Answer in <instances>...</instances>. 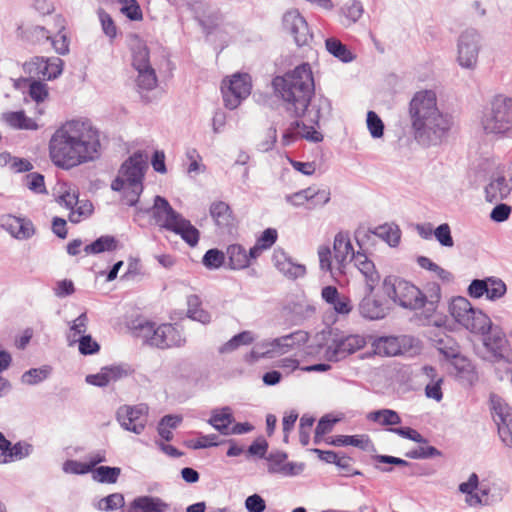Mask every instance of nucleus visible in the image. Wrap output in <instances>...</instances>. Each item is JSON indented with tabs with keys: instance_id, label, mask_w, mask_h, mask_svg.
<instances>
[{
	"instance_id": "nucleus-1",
	"label": "nucleus",
	"mask_w": 512,
	"mask_h": 512,
	"mask_svg": "<svg viewBox=\"0 0 512 512\" xmlns=\"http://www.w3.org/2000/svg\"><path fill=\"white\" fill-rule=\"evenodd\" d=\"M272 84L285 102L286 110L296 117L284 129L281 137L282 145L289 146L300 139L313 143L321 142L323 135L316 127L319 126L322 111L329 112L330 102L327 98H319L308 110L315 91L310 65L302 63L283 76L275 77Z\"/></svg>"
},
{
	"instance_id": "nucleus-2",
	"label": "nucleus",
	"mask_w": 512,
	"mask_h": 512,
	"mask_svg": "<svg viewBox=\"0 0 512 512\" xmlns=\"http://www.w3.org/2000/svg\"><path fill=\"white\" fill-rule=\"evenodd\" d=\"M100 131L88 119H74L62 124L49 141V157L63 170H70L101 156Z\"/></svg>"
},
{
	"instance_id": "nucleus-3",
	"label": "nucleus",
	"mask_w": 512,
	"mask_h": 512,
	"mask_svg": "<svg viewBox=\"0 0 512 512\" xmlns=\"http://www.w3.org/2000/svg\"><path fill=\"white\" fill-rule=\"evenodd\" d=\"M414 139L423 146L437 145L451 126L450 119L437 106L432 90L415 93L409 104Z\"/></svg>"
},
{
	"instance_id": "nucleus-4",
	"label": "nucleus",
	"mask_w": 512,
	"mask_h": 512,
	"mask_svg": "<svg viewBox=\"0 0 512 512\" xmlns=\"http://www.w3.org/2000/svg\"><path fill=\"white\" fill-rule=\"evenodd\" d=\"M383 291L395 304L411 311L425 308L433 313L441 299L439 284L431 283L423 292L410 281L395 276L384 279Z\"/></svg>"
},
{
	"instance_id": "nucleus-5",
	"label": "nucleus",
	"mask_w": 512,
	"mask_h": 512,
	"mask_svg": "<svg viewBox=\"0 0 512 512\" xmlns=\"http://www.w3.org/2000/svg\"><path fill=\"white\" fill-rule=\"evenodd\" d=\"M481 125L487 134L512 138V98L494 97L490 109L483 115Z\"/></svg>"
},
{
	"instance_id": "nucleus-6",
	"label": "nucleus",
	"mask_w": 512,
	"mask_h": 512,
	"mask_svg": "<svg viewBox=\"0 0 512 512\" xmlns=\"http://www.w3.org/2000/svg\"><path fill=\"white\" fill-rule=\"evenodd\" d=\"M139 335L151 347L166 350L181 348L186 344V337L176 324L164 323L156 326L155 323L145 322L138 326Z\"/></svg>"
},
{
	"instance_id": "nucleus-7",
	"label": "nucleus",
	"mask_w": 512,
	"mask_h": 512,
	"mask_svg": "<svg viewBox=\"0 0 512 512\" xmlns=\"http://www.w3.org/2000/svg\"><path fill=\"white\" fill-rule=\"evenodd\" d=\"M366 344L364 335L347 334L339 330L331 331L325 346L324 357L329 362H340L363 349Z\"/></svg>"
},
{
	"instance_id": "nucleus-8",
	"label": "nucleus",
	"mask_w": 512,
	"mask_h": 512,
	"mask_svg": "<svg viewBox=\"0 0 512 512\" xmlns=\"http://www.w3.org/2000/svg\"><path fill=\"white\" fill-rule=\"evenodd\" d=\"M147 156L136 152L130 156L121 166L119 174L112 182L114 191H121L125 185L134 186L136 193H142L145 170L147 169Z\"/></svg>"
},
{
	"instance_id": "nucleus-9",
	"label": "nucleus",
	"mask_w": 512,
	"mask_h": 512,
	"mask_svg": "<svg viewBox=\"0 0 512 512\" xmlns=\"http://www.w3.org/2000/svg\"><path fill=\"white\" fill-rule=\"evenodd\" d=\"M132 66L138 72L136 85L139 90L150 91L156 88L158 79L155 69L150 64L149 49L141 40L131 47Z\"/></svg>"
},
{
	"instance_id": "nucleus-10",
	"label": "nucleus",
	"mask_w": 512,
	"mask_h": 512,
	"mask_svg": "<svg viewBox=\"0 0 512 512\" xmlns=\"http://www.w3.org/2000/svg\"><path fill=\"white\" fill-rule=\"evenodd\" d=\"M251 88V78L246 73H236L230 79L223 80L221 92L225 106L229 109L237 108L250 95Z\"/></svg>"
},
{
	"instance_id": "nucleus-11",
	"label": "nucleus",
	"mask_w": 512,
	"mask_h": 512,
	"mask_svg": "<svg viewBox=\"0 0 512 512\" xmlns=\"http://www.w3.org/2000/svg\"><path fill=\"white\" fill-rule=\"evenodd\" d=\"M481 48V36L475 29L465 30L458 39L457 61L465 69H475Z\"/></svg>"
},
{
	"instance_id": "nucleus-12",
	"label": "nucleus",
	"mask_w": 512,
	"mask_h": 512,
	"mask_svg": "<svg viewBox=\"0 0 512 512\" xmlns=\"http://www.w3.org/2000/svg\"><path fill=\"white\" fill-rule=\"evenodd\" d=\"M148 410V406L145 404L123 405L118 408L116 417L123 429L141 434L148 422Z\"/></svg>"
},
{
	"instance_id": "nucleus-13",
	"label": "nucleus",
	"mask_w": 512,
	"mask_h": 512,
	"mask_svg": "<svg viewBox=\"0 0 512 512\" xmlns=\"http://www.w3.org/2000/svg\"><path fill=\"white\" fill-rule=\"evenodd\" d=\"M283 27L285 31L292 35L299 47L308 45L313 38L307 21L296 9L289 10L284 14Z\"/></svg>"
},
{
	"instance_id": "nucleus-14",
	"label": "nucleus",
	"mask_w": 512,
	"mask_h": 512,
	"mask_svg": "<svg viewBox=\"0 0 512 512\" xmlns=\"http://www.w3.org/2000/svg\"><path fill=\"white\" fill-rule=\"evenodd\" d=\"M149 212L155 224L168 231H172L183 217L173 209L167 199L159 195L155 196L153 206Z\"/></svg>"
},
{
	"instance_id": "nucleus-15",
	"label": "nucleus",
	"mask_w": 512,
	"mask_h": 512,
	"mask_svg": "<svg viewBox=\"0 0 512 512\" xmlns=\"http://www.w3.org/2000/svg\"><path fill=\"white\" fill-rule=\"evenodd\" d=\"M492 416L498 427L501 440L509 445L512 443V408L500 398L492 397Z\"/></svg>"
},
{
	"instance_id": "nucleus-16",
	"label": "nucleus",
	"mask_w": 512,
	"mask_h": 512,
	"mask_svg": "<svg viewBox=\"0 0 512 512\" xmlns=\"http://www.w3.org/2000/svg\"><path fill=\"white\" fill-rule=\"evenodd\" d=\"M267 469L270 473L279 474L284 477L298 476L304 470V463L288 461L287 453L280 450L271 451L266 457Z\"/></svg>"
},
{
	"instance_id": "nucleus-17",
	"label": "nucleus",
	"mask_w": 512,
	"mask_h": 512,
	"mask_svg": "<svg viewBox=\"0 0 512 512\" xmlns=\"http://www.w3.org/2000/svg\"><path fill=\"white\" fill-rule=\"evenodd\" d=\"M459 490L466 494V502L470 506L478 504H490L501 499V494L492 493V488L486 482H462Z\"/></svg>"
},
{
	"instance_id": "nucleus-18",
	"label": "nucleus",
	"mask_w": 512,
	"mask_h": 512,
	"mask_svg": "<svg viewBox=\"0 0 512 512\" xmlns=\"http://www.w3.org/2000/svg\"><path fill=\"white\" fill-rule=\"evenodd\" d=\"M0 226L18 240L29 239L35 234V228L31 220L12 214L2 215Z\"/></svg>"
},
{
	"instance_id": "nucleus-19",
	"label": "nucleus",
	"mask_w": 512,
	"mask_h": 512,
	"mask_svg": "<svg viewBox=\"0 0 512 512\" xmlns=\"http://www.w3.org/2000/svg\"><path fill=\"white\" fill-rule=\"evenodd\" d=\"M334 258L338 264V269L343 273V269L346 264L356 259L357 253H355L352 246L350 236L348 232H339L335 235L334 243Z\"/></svg>"
},
{
	"instance_id": "nucleus-20",
	"label": "nucleus",
	"mask_w": 512,
	"mask_h": 512,
	"mask_svg": "<svg viewBox=\"0 0 512 512\" xmlns=\"http://www.w3.org/2000/svg\"><path fill=\"white\" fill-rule=\"evenodd\" d=\"M272 260L277 270L290 279H297L306 274V267L302 264L293 262L284 250L275 249Z\"/></svg>"
},
{
	"instance_id": "nucleus-21",
	"label": "nucleus",
	"mask_w": 512,
	"mask_h": 512,
	"mask_svg": "<svg viewBox=\"0 0 512 512\" xmlns=\"http://www.w3.org/2000/svg\"><path fill=\"white\" fill-rule=\"evenodd\" d=\"M210 215L221 230L231 232L236 226V218L231 207L224 201H216L210 205Z\"/></svg>"
},
{
	"instance_id": "nucleus-22",
	"label": "nucleus",
	"mask_w": 512,
	"mask_h": 512,
	"mask_svg": "<svg viewBox=\"0 0 512 512\" xmlns=\"http://www.w3.org/2000/svg\"><path fill=\"white\" fill-rule=\"evenodd\" d=\"M355 266L364 277L365 290L369 293H373L375 287L380 281V275L376 270L374 263L369 260L365 254L358 251L355 259Z\"/></svg>"
},
{
	"instance_id": "nucleus-23",
	"label": "nucleus",
	"mask_w": 512,
	"mask_h": 512,
	"mask_svg": "<svg viewBox=\"0 0 512 512\" xmlns=\"http://www.w3.org/2000/svg\"><path fill=\"white\" fill-rule=\"evenodd\" d=\"M405 337L382 336L376 338L373 343V351L376 355L384 357L397 356L403 353L402 343Z\"/></svg>"
},
{
	"instance_id": "nucleus-24",
	"label": "nucleus",
	"mask_w": 512,
	"mask_h": 512,
	"mask_svg": "<svg viewBox=\"0 0 512 512\" xmlns=\"http://www.w3.org/2000/svg\"><path fill=\"white\" fill-rule=\"evenodd\" d=\"M370 231L365 230H356L355 232V239L358 243V245L361 247V242L365 237H368V234ZM371 233L375 234L376 236L383 239L385 242H387L391 247H395L399 244L400 238H401V232L400 229L397 226H392L388 224L381 225L377 227L374 231H371Z\"/></svg>"
},
{
	"instance_id": "nucleus-25",
	"label": "nucleus",
	"mask_w": 512,
	"mask_h": 512,
	"mask_svg": "<svg viewBox=\"0 0 512 512\" xmlns=\"http://www.w3.org/2000/svg\"><path fill=\"white\" fill-rule=\"evenodd\" d=\"M359 312L366 319L378 320L386 316L387 308L381 300L365 290V296L359 303Z\"/></svg>"
},
{
	"instance_id": "nucleus-26",
	"label": "nucleus",
	"mask_w": 512,
	"mask_h": 512,
	"mask_svg": "<svg viewBox=\"0 0 512 512\" xmlns=\"http://www.w3.org/2000/svg\"><path fill=\"white\" fill-rule=\"evenodd\" d=\"M286 344L281 343L280 338L273 340H266L256 344L250 352V356L253 360L260 358H274L288 353L284 348Z\"/></svg>"
},
{
	"instance_id": "nucleus-27",
	"label": "nucleus",
	"mask_w": 512,
	"mask_h": 512,
	"mask_svg": "<svg viewBox=\"0 0 512 512\" xmlns=\"http://www.w3.org/2000/svg\"><path fill=\"white\" fill-rule=\"evenodd\" d=\"M226 256L228 258V265L233 270H241L247 268L251 261L256 260L258 257H251L250 251L240 244H231L226 249Z\"/></svg>"
},
{
	"instance_id": "nucleus-28",
	"label": "nucleus",
	"mask_w": 512,
	"mask_h": 512,
	"mask_svg": "<svg viewBox=\"0 0 512 512\" xmlns=\"http://www.w3.org/2000/svg\"><path fill=\"white\" fill-rule=\"evenodd\" d=\"M62 64L63 62L60 58H36V61L33 63L36 75L46 80L57 78L62 73Z\"/></svg>"
},
{
	"instance_id": "nucleus-29",
	"label": "nucleus",
	"mask_w": 512,
	"mask_h": 512,
	"mask_svg": "<svg viewBox=\"0 0 512 512\" xmlns=\"http://www.w3.org/2000/svg\"><path fill=\"white\" fill-rule=\"evenodd\" d=\"M463 328L474 334L485 335L491 330V319L480 309L474 307L468 316V322H464Z\"/></svg>"
},
{
	"instance_id": "nucleus-30",
	"label": "nucleus",
	"mask_w": 512,
	"mask_h": 512,
	"mask_svg": "<svg viewBox=\"0 0 512 512\" xmlns=\"http://www.w3.org/2000/svg\"><path fill=\"white\" fill-rule=\"evenodd\" d=\"M512 187L507 183L504 175L495 176L485 188L486 200L490 203L506 198Z\"/></svg>"
},
{
	"instance_id": "nucleus-31",
	"label": "nucleus",
	"mask_w": 512,
	"mask_h": 512,
	"mask_svg": "<svg viewBox=\"0 0 512 512\" xmlns=\"http://www.w3.org/2000/svg\"><path fill=\"white\" fill-rule=\"evenodd\" d=\"M2 120L11 128L16 130H37V122L28 117L23 110L9 111L2 114Z\"/></svg>"
},
{
	"instance_id": "nucleus-32",
	"label": "nucleus",
	"mask_w": 512,
	"mask_h": 512,
	"mask_svg": "<svg viewBox=\"0 0 512 512\" xmlns=\"http://www.w3.org/2000/svg\"><path fill=\"white\" fill-rule=\"evenodd\" d=\"M234 422L229 406L212 410L208 423L223 435L230 434V425Z\"/></svg>"
},
{
	"instance_id": "nucleus-33",
	"label": "nucleus",
	"mask_w": 512,
	"mask_h": 512,
	"mask_svg": "<svg viewBox=\"0 0 512 512\" xmlns=\"http://www.w3.org/2000/svg\"><path fill=\"white\" fill-rule=\"evenodd\" d=\"M168 507L160 498L142 496L133 500L128 512H166Z\"/></svg>"
},
{
	"instance_id": "nucleus-34",
	"label": "nucleus",
	"mask_w": 512,
	"mask_h": 512,
	"mask_svg": "<svg viewBox=\"0 0 512 512\" xmlns=\"http://www.w3.org/2000/svg\"><path fill=\"white\" fill-rule=\"evenodd\" d=\"M105 461L104 456L100 454L90 455L88 461L80 462L77 460H67L63 464V470L69 474L83 475L85 473L93 471L94 467Z\"/></svg>"
},
{
	"instance_id": "nucleus-35",
	"label": "nucleus",
	"mask_w": 512,
	"mask_h": 512,
	"mask_svg": "<svg viewBox=\"0 0 512 512\" xmlns=\"http://www.w3.org/2000/svg\"><path fill=\"white\" fill-rule=\"evenodd\" d=\"M474 307L465 297H455L449 304V313L457 324L460 326L464 322H468V316Z\"/></svg>"
},
{
	"instance_id": "nucleus-36",
	"label": "nucleus",
	"mask_w": 512,
	"mask_h": 512,
	"mask_svg": "<svg viewBox=\"0 0 512 512\" xmlns=\"http://www.w3.org/2000/svg\"><path fill=\"white\" fill-rule=\"evenodd\" d=\"M424 374L431 379V381L425 387V395L427 398L433 399L437 402L443 398L441 384L442 378H436V369L432 366L423 367Z\"/></svg>"
},
{
	"instance_id": "nucleus-37",
	"label": "nucleus",
	"mask_w": 512,
	"mask_h": 512,
	"mask_svg": "<svg viewBox=\"0 0 512 512\" xmlns=\"http://www.w3.org/2000/svg\"><path fill=\"white\" fill-rule=\"evenodd\" d=\"M180 237L190 246H195L199 242L200 233L196 227H194L191 222L184 217L180 219L175 228L171 231Z\"/></svg>"
},
{
	"instance_id": "nucleus-38",
	"label": "nucleus",
	"mask_w": 512,
	"mask_h": 512,
	"mask_svg": "<svg viewBox=\"0 0 512 512\" xmlns=\"http://www.w3.org/2000/svg\"><path fill=\"white\" fill-rule=\"evenodd\" d=\"M484 345L495 357H502L507 348V340L501 331L495 329L485 336Z\"/></svg>"
},
{
	"instance_id": "nucleus-39",
	"label": "nucleus",
	"mask_w": 512,
	"mask_h": 512,
	"mask_svg": "<svg viewBox=\"0 0 512 512\" xmlns=\"http://www.w3.org/2000/svg\"><path fill=\"white\" fill-rule=\"evenodd\" d=\"M334 446H354L363 450L368 449L371 440L368 435H337L329 441Z\"/></svg>"
},
{
	"instance_id": "nucleus-40",
	"label": "nucleus",
	"mask_w": 512,
	"mask_h": 512,
	"mask_svg": "<svg viewBox=\"0 0 512 512\" xmlns=\"http://www.w3.org/2000/svg\"><path fill=\"white\" fill-rule=\"evenodd\" d=\"M277 240V231L272 228L266 229L257 239L255 245L250 248L251 257H260L263 251L269 249Z\"/></svg>"
},
{
	"instance_id": "nucleus-41",
	"label": "nucleus",
	"mask_w": 512,
	"mask_h": 512,
	"mask_svg": "<svg viewBox=\"0 0 512 512\" xmlns=\"http://www.w3.org/2000/svg\"><path fill=\"white\" fill-rule=\"evenodd\" d=\"M325 46L330 54L344 63L351 62L355 57L347 46L336 38L326 39Z\"/></svg>"
},
{
	"instance_id": "nucleus-42",
	"label": "nucleus",
	"mask_w": 512,
	"mask_h": 512,
	"mask_svg": "<svg viewBox=\"0 0 512 512\" xmlns=\"http://www.w3.org/2000/svg\"><path fill=\"white\" fill-rule=\"evenodd\" d=\"M117 247V241L113 236L105 235L96 239L91 244L84 247V252L89 254H99L105 251H113Z\"/></svg>"
},
{
	"instance_id": "nucleus-43",
	"label": "nucleus",
	"mask_w": 512,
	"mask_h": 512,
	"mask_svg": "<svg viewBox=\"0 0 512 512\" xmlns=\"http://www.w3.org/2000/svg\"><path fill=\"white\" fill-rule=\"evenodd\" d=\"M367 418L370 421L379 422L382 426H394L401 423L399 414L391 409H380L370 412Z\"/></svg>"
},
{
	"instance_id": "nucleus-44",
	"label": "nucleus",
	"mask_w": 512,
	"mask_h": 512,
	"mask_svg": "<svg viewBox=\"0 0 512 512\" xmlns=\"http://www.w3.org/2000/svg\"><path fill=\"white\" fill-rule=\"evenodd\" d=\"M30 445H23L18 442L14 445L10 443L6 452H0V463H9L20 460L29 454Z\"/></svg>"
},
{
	"instance_id": "nucleus-45",
	"label": "nucleus",
	"mask_w": 512,
	"mask_h": 512,
	"mask_svg": "<svg viewBox=\"0 0 512 512\" xmlns=\"http://www.w3.org/2000/svg\"><path fill=\"white\" fill-rule=\"evenodd\" d=\"M51 367L44 365L40 368H32L23 373L21 382L27 385H36L44 381L51 374Z\"/></svg>"
},
{
	"instance_id": "nucleus-46",
	"label": "nucleus",
	"mask_w": 512,
	"mask_h": 512,
	"mask_svg": "<svg viewBox=\"0 0 512 512\" xmlns=\"http://www.w3.org/2000/svg\"><path fill=\"white\" fill-rule=\"evenodd\" d=\"M254 335L251 331H242L233 336L220 348L221 353H227L236 350L240 346L249 345L254 341Z\"/></svg>"
},
{
	"instance_id": "nucleus-47",
	"label": "nucleus",
	"mask_w": 512,
	"mask_h": 512,
	"mask_svg": "<svg viewBox=\"0 0 512 512\" xmlns=\"http://www.w3.org/2000/svg\"><path fill=\"white\" fill-rule=\"evenodd\" d=\"M93 212V205L88 200H79L74 209L70 211L68 219L72 223H79L83 219L88 218Z\"/></svg>"
},
{
	"instance_id": "nucleus-48",
	"label": "nucleus",
	"mask_w": 512,
	"mask_h": 512,
	"mask_svg": "<svg viewBox=\"0 0 512 512\" xmlns=\"http://www.w3.org/2000/svg\"><path fill=\"white\" fill-rule=\"evenodd\" d=\"M310 191L311 194L308 196L310 198L308 203L309 209L323 207L331 199V192L329 188L319 189L314 186H310Z\"/></svg>"
},
{
	"instance_id": "nucleus-49",
	"label": "nucleus",
	"mask_w": 512,
	"mask_h": 512,
	"mask_svg": "<svg viewBox=\"0 0 512 512\" xmlns=\"http://www.w3.org/2000/svg\"><path fill=\"white\" fill-rule=\"evenodd\" d=\"M342 14L347 20V24L357 22L363 14V6L358 0H349L341 9Z\"/></svg>"
},
{
	"instance_id": "nucleus-50",
	"label": "nucleus",
	"mask_w": 512,
	"mask_h": 512,
	"mask_svg": "<svg viewBox=\"0 0 512 512\" xmlns=\"http://www.w3.org/2000/svg\"><path fill=\"white\" fill-rule=\"evenodd\" d=\"M279 338H280L281 343H283V345L286 344L284 346V348L286 349L287 352H289L291 349H293L295 347L304 345L308 341L309 335L305 331L298 330V331H295L288 335H284Z\"/></svg>"
},
{
	"instance_id": "nucleus-51",
	"label": "nucleus",
	"mask_w": 512,
	"mask_h": 512,
	"mask_svg": "<svg viewBox=\"0 0 512 512\" xmlns=\"http://www.w3.org/2000/svg\"><path fill=\"white\" fill-rule=\"evenodd\" d=\"M436 345L441 354L446 358H457L459 354V346L449 336L444 335L436 340Z\"/></svg>"
},
{
	"instance_id": "nucleus-52",
	"label": "nucleus",
	"mask_w": 512,
	"mask_h": 512,
	"mask_svg": "<svg viewBox=\"0 0 512 512\" xmlns=\"http://www.w3.org/2000/svg\"><path fill=\"white\" fill-rule=\"evenodd\" d=\"M488 289L486 292V298L489 300H497L503 297L506 293V284L499 278L488 277L487 278Z\"/></svg>"
},
{
	"instance_id": "nucleus-53",
	"label": "nucleus",
	"mask_w": 512,
	"mask_h": 512,
	"mask_svg": "<svg viewBox=\"0 0 512 512\" xmlns=\"http://www.w3.org/2000/svg\"><path fill=\"white\" fill-rule=\"evenodd\" d=\"M441 453L438 449L433 446L426 444H420L418 447L409 450L405 453V456L411 459H427L439 456Z\"/></svg>"
},
{
	"instance_id": "nucleus-54",
	"label": "nucleus",
	"mask_w": 512,
	"mask_h": 512,
	"mask_svg": "<svg viewBox=\"0 0 512 512\" xmlns=\"http://www.w3.org/2000/svg\"><path fill=\"white\" fill-rule=\"evenodd\" d=\"M417 263L421 268L434 272L442 280L449 281L451 279L450 272L441 268L439 265L431 261L428 257H418Z\"/></svg>"
},
{
	"instance_id": "nucleus-55",
	"label": "nucleus",
	"mask_w": 512,
	"mask_h": 512,
	"mask_svg": "<svg viewBox=\"0 0 512 512\" xmlns=\"http://www.w3.org/2000/svg\"><path fill=\"white\" fill-rule=\"evenodd\" d=\"M225 255L218 249H210L205 253L202 262L209 269H217L224 264Z\"/></svg>"
},
{
	"instance_id": "nucleus-56",
	"label": "nucleus",
	"mask_w": 512,
	"mask_h": 512,
	"mask_svg": "<svg viewBox=\"0 0 512 512\" xmlns=\"http://www.w3.org/2000/svg\"><path fill=\"white\" fill-rule=\"evenodd\" d=\"M28 94L35 102H43L48 98V87L41 81L32 80L29 85Z\"/></svg>"
},
{
	"instance_id": "nucleus-57",
	"label": "nucleus",
	"mask_w": 512,
	"mask_h": 512,
	"mask_svg": "<svg viewBox=\"0 0 512 512\" xmlns=\"http://www.w3.org/2000/svg\"><path fill=\"white\" fill-rule=\"evenodd\" d=\"M367 127L373 138H380L384 133V124L374 111L367 113Z\"/></svg>"
},
{
	"instance_id": "nucleus-58",
	"label": "nucleus",
	"mask_w": 512,
	"mask_h": 512,
	"mask_svg": "<svg viewBox=\"0 0 512 512\" xmlns=\"http://www.w3.org/2000/svg\"><path fill=\"white\" fill-rule=\"evenodd\" d=\"M98 17L105 35L111 39L115 38L117 35V28L112 17L103 9L98 10Z\"/></svg>"
},
{
	"instance_id": "nucleus-59",
	"label": "nucleus",
	"mask_w": 512,
	"mask_h": 512,
	"mask_svg": "<svg viewBox=\"0 0 512 512\" xmlns=\"http://www.w3.org/2000/svg\"><path fill=\"white\" fill-rule=\"evenodd\" d=\"M315 419L308 415H303L299 424V440L303 446H307L310 441V430Z\"/></svg>"
},
{
	"instance_id": "nucleus-60",
	"label": "nucleus",
	"mask_w": 512,
	"mask_h": 512,
	"mask_svg": "<svg viewBox=\"0 0 512 512\" xmlns=\"http://www.w3.org/2000/svg\"><path fill=\"white\" fill-rule=\"evenodd\" d=\"M92 472L94 480H117L121 469L118 467L100 466Z\"/></svg>"
},
{
	"instance_id": "nucleus-61",
	"label": "nucleus",
	"mask_w": 512,
	"mask_h": 512,
	"mask_svg": "<svg viewBox=\"0 0 512 512\" xmlns=\"http://www.w3.org/2000/svg\"><path fill=\"white\" fill-rule=\"evenodd\" d=\"M434 236L436 240L444 247H452L454 245L451 229L447 223L439 225L434 230Z\"/></svg>"
},
{
	"instance_id": "nucleus-62",
	"label": "nucleus",
	"mask_w": 512,
	"mask_h": 512,
	"mask_svg": "<svg viewBox=\"0 0 512 512\" xmlns=\"http://www.w3.org/2000/svg\"><path fill=\"white\" fill-rule=\"evenodd\" d=\"M124 505L121 494H111L98 502V508L103 511L115 510Z\"/></svg>"
},
{
	"instance_id": "nucleus-63",
	"label": "nucleus",
	"mask_w": 512,
	"mask_h": 512,
	"mask_svg": "<svg viewBox=\"0 0 512 512\" xmlns=\"http://www.w3.org/2000/svg\"><path fill=\"white\" fill-rule=\"evenodd\" d=\"M104 371H106L109 383H111L128 376L130 373V368L127 365L118 364L105 366Z\"/></svg>"
},
{
	"instance_id": "nucleus-64",
	"label": "nucleus",
	"mask_w": 512,
	"mask_h": 512,
	"mask_svg": "<svg viewBox=\"0 0 512 512\" xmlns=\"http://www.w3.org/2000/svg\"><path fill=\"white\" fill-rule=\"evenodd\" d=\"M78 342L79 352L83 355H92L100 350V345L90 335H82Z\"/></svg>"
}]
</instances>
